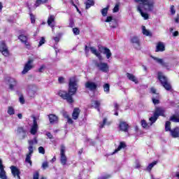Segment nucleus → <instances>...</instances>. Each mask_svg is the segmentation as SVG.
<instances>
[{
  "instance_id": "47",
  "label": "nucleus",
  "mask_w": 179,
  "mask_h": 179,
  "mask_svg": "<svg viewBox=\"0 0 179 179\" xmlns=\"http://www.w3.org/2000/svg\"><path fill=\"white\" fill-rule=\"evenodd\" d=\"M38 150L39 152V153H41V155H44L45 153V150L44 149V147L41 146L38 148Z\"/></svg>"
},
{
  "instance_id": "8",
  "label": "nucleus",
  "mask_w": 179,
  "mask_h": 179,
  "mask_svg": "<svg viewBox=\"0 0 179 179\" xmlns=\"http://www.w3.org/2000/svg\"><path fill=\"white\" fill-rule=\"evenodd\" d=\"M6 82L9 86L10 90H13L16 86H17V81L13 78L8 77L6 78Z\"/></svg>"
},
{
  "instance_id": "32",
  "label": "nucleus",
  "mask_w": 179,
  "mask_h": 179,
  "mask_svg": "<svg viewBox=\"0 0 179 179\" xmlns=\"http://www.w3.org/2000/svg\"><path fill=\"white\" fill-rule=\"evenodd\" d=\"M169 120L172 121V122H179V115L178 116V113H176V115L171 116Z\"/></svg>"
},
{
  "instance_id": "35",
  "label": "nucleus",
  "mask_w": 179,
  "mask_h": 179,
  "mask_svg": "<svg viewBox=\"0 0 179 179\" xmlns=\"http://www.w3.org/2000/svg\"><path fill=\"white\" fill-rule=\"evenodd\" d=\"M157 164V162L156 161L150 164L146 168L147 171H149V172L152 171V169H153V167H155V166H156Z\"/></svg>"
},
{
  "instance_id": "34",
  "label": "nucleus",
  "mask_w": 179,
  "mask_h": 179,
  "mask_svg": "<svg viewBox=\"0 0 179 179\" xmlns=\"http://www.w3.org/2000/svg\"><path fill=\"white\" fill-rule=\"evenodd\" d=\"M157 118H159L158 117H157V115L155 113H154V115L152 116L151 117H150V125L152 126L153 125V124H155V122H156V121H157Z\"/></svg>"
},
{
  "instance_id": "46",
  "label": "nucleus",
  "mask_w": 179,
  "mask_h": 179,
  "mask_svg": "<svg viewBox=\"0 0 179 179\" xmlns=\"http://www.w3.org/2000/svg\"><path fill=\"white\" fill-rule=\"evenodd\" d=\"M30 19H31V23H35L36 22V16L33 15V13H29Z\"/></svg>"
},
{
  "instance_id": "3",
  "label": "nucleus",
  "mask_w": 179,
  "mask_h": 179,
  "mask_svg": "<svg viewBox=\"0 0 179 179\" xmlns=\"http://www.w3.org/2000/svg\"><path fill=\"white\" fill-rule=\"evenodd\" d=\"M171 122L166 121L165 123V131L166 132L169 131L172 138H179V127H176L173 129H171Z\"/></svg>"
},
{
  "instance_id": "42",
  "label": "nucleus",
  "mask_w": 179,
  "mask_h": 179,
  "mask_svg": "<svg viewBox=\"0 0 179 179\" xmlns=\"http://www.w3.org/2000/svg\"><path fill=\"white\" fill-rule=\"evenodd\" d=\"M114 106H115V109H114L115 113H114V115H117V116L118 115V110L120 108V106L117 103H115Z\"/></svg>"
},
{
  "instance_id": "1",
  "label": "nucleus",
  "mask_w": 179,
  "mask_h": 179,
  "mask_svg": "<svg viewBox=\"0 0 179 179\" xmlns=\"http://www.w3.org/2000/svg\"><path fill=\"white\" fill-rule=\"evenodd\" d=\"M78 91V78L76 76L69 78V92L66 91H59V96L66 100L69 104L73 103V98L72 96L76 94Z\"/></svg>"
},
{
  "instance_id": "40",
  "label": "nucleus",
  "mask_w": 179,
  "mask_h": 179,
  "mask_svg": "<svg viewBox=\"0 0 179 179\" xmlns=\"http://www.w3.org/2000/svg\"><path fill=\"white\" fill-rule=\"evenodd\" d=\"M142 30H143V34H144V36H151L150 32L148 31V29H146L145 26L142 27Z\"/></svg>"
},
{
  "instance_id": "44",
  "label": "nucleus",
  "mask_w": 179,
  "mask_h": 179,
  "mask_svg": "<svg viewBox=\"0 0 179 179\" xmlns=\"http://www.w3.org/2000/svg\"><path fill=\"white\" fill-rule=\"evenodd\" d=\"M7 113L9 115H13V114H15V109L13 107L9 106Z\"/></svg>"
},
{
  "instance_id": "26",
  "label": "nucleus",
  "mask_w": 179,
  "mask_h": 179,
  "mask_svg": "<svg viewBox=\"0 0 179 179\" xmlns=\"http://www.w3.org/2000/svg\"><path fill=\"white\" fill-rule=\"evenodd\" d=\"M79 114H80V109L79 108H74L72 113L73 120H78L79 118Z\"/></svg>"
},
{
  "instance_id": "63",
  "label": "nucleus",
  "mask_w": 179,
  "mask_h": 179,
  "mask_svg": "<svg viewBox=\"0 0 179 179\" xmlns=\"http://www.w3.org/2000/svg\"><path fill=\"white\" fill-rule=\"evenodd\" d=\"M59 83H64V78L63 77H59L58 78Z\"/></svg>"
},
{
  "instance_id": "29",
  "label": "nucleus",
  "mask_w": 179,
  "mask_h": 179,
  "mask_svg": "<svg viewBox=\"0 0 179 179\" xmlns=\"http://www.w3.org/2000/svg\"><path fill=\"white\" fill-rule=\"evenodd\" d=\"M111 123L110 122H107V118H103V122H99V127L100 129L104 128V125H110Z\"/></svg>"
},
{
  "instance_id": "54",
  "label": "nucleus",
  "mask_w": 179,
  "mask_h": 179,
  "mask_svg": "<svg viewBox=\"0 0 179 179\" xmlns=\"http://www.w3.org/2000/svg\"><path fill=\"white\" fill-rule=\"evenodd\" d=\"M48 167V162H45L43 163L42 164V169H43V170H45V169H47Z\"/></svg>"
},
{
  "instance_id": "13",
  "label": "nucleus",
  "mask_w": 179,
  "mask_h": 179,
  "mask_svg": "<svg viewBox=\"0 0 179 179\" xmlns=\"http://www.w3.org/2000/svg\"><path fill=\"white\" fill-rule=\"evenodd\" d=\"M130 41L131 44H133L134 47L136 48V50H139V48H141V41H139V38H138V36L131 37Z\"/></svg>"
},
{
  "instance_id": "41",
  "label": "nucleus",
  "mask_w": 179,
  "mask_h": 179,
  "mask_svg": "<svg viewBox=\"0 0 179 179\" xmlns=\"http://www.w3.org/2000/svg\"><path fill=\"white\" fill-rule=\"evenodd\" d=\"M0 178L8 179V177L6 176V172L5 171H0Z\"/></svg>"
},
{
  "instance_id": "59",
  "label": "nucleus",
  "mask_w": 179,
  "mask_h": 179,
  "mask_svg": "<svg viewBox=\"0 0 179 179\" xmlns=\"http://www.w3.org/2000/svg\"><path fill=\"white\" fill-rule=\"evenodd\" d=\"M46 136H48V138H49V139H52V134H51L50 132H47Z\"/></svg>"
},
{
  "instance_id": "7",
  "label": "nucleus",
  "mask_w": 179,
  "mask_h": 179,
  "mask_svg": "<svg viewBox=\"0 0 179 179\" xmlns=\"http://www.w3.org/2000/svg\"><path fill=\"white\" fill-rule=\"evenodd\" d=\"M65 150H66L65 145H62L61 149H60V162L63 166H65L67 162L66 156L65 155Z\"/></svg>"
},
{
  "instance_id": "62",
  "label": "nucleus",
  "mask_w": 179,
  "mask_h": 179,
  "mask_svg": "<svg viewBox=\"0 0 179 179\" xmlns=\"http://www.w3.org/2000/svg\"><path fill=\"white\" fill-rule=\"evenodd\" d=\"M73 24H74L73 20H70L69 27H73Z\"/></svg>"
},
{
  "instance_id": "43",
  "label": "nucleus",
  "mask_w": 179,
  "mask_h": 179,
  "mask_svg": "<svg viewBox=\"0 0 179 179\" xmlns=\"http://www.w3.org/2000/svg\"><path fill=\"white\" fill-rule=\"evenodd\" d=\"M141 127H143V128H149V127H150V125H149V124H148V122H146V120H141Z\"/></svg>"
},
{
  "instance_id": "51",
  "label": "nucleus",
  "mask_w": 179,
  "mask_h": 179,
  "mask_svg": "<svg viewBox=\"0 0 179 179\" xmlns=\"http://www.w3.org/2000/svg\"><path fill=\"white\" fill-rule=\"evenodd\" d=\"M45 43V39L44 38V37H42L41 39L39 41V44L38 45V47H41V45L43 44H44Z\"/></svg>"
},
{
  "instance_id": "52",
  "label": "nucleus",
  "mask_w": 179,
  "mask_h": 179,
  "mask_svg": "<svg viewBox=\"0 0 179 179\" xmlns=\"http://www.w3.org/2000/svg\"><path fill=\"white\" fill-rule=\"evenodd\" d=\"M32 127H38V124H37V119L36 117H33V125Z\"/></svg>"
},
{
  "instance_id": "14",
  "label": "nucleus",
  "mask_w": 179,
  "mask_h": 179,
  "mask_svg": "<svg viewBox=\"0 0 179 179\" xmlns=\"http://www.w3.org/2000/svg\"><path fill=\"white\" fill-rule=\"evenodd\" d=\"M31 64H33V60L29 59L27 64H25L23 71H22V75H26L28 71H30V69L33 68V65H31Z\"/></svg>"
},
{
  "instance_id": "33",
  "label": "nucleus",
  "mask_w": 179,
  "mask_h": 179,
  "mask_svg": "<svg viewBox=\"0 0 179 179\" xmlns=\"http://www.w3.org/2000/svg\"><path fill=\"white\" fill-rule=\"evenodd\" d=\"M152 100L155 106H156V104H159V103H160V101L159 100V94H156V96H153Z\"/></svg>"
},
{
  "instance_id": "10",
  "label": "nucleus",
  "mask_w": 179,
  "mask_h": 179,
  "mask_svg": "<svg viewBox=\"0 0 179 179\" xmlns=\"http://www.w3.org/2000/svg\"><path fill=\"white\" fill-rule=\"evenodd\" d=\"M47 0H36V3L34 4H28V8L30 11L34 10L36 8H38L40 5H43V3H45Z\"/></svg>"
},
{
  "instance_id": "21",
  "label": "nucleus",
  "mask_w": 179,
  "mask_h": 179,
  "mask_svg": "<svg viewBox=\"0 0 179 179\" xmlns=\"http://www.w3.org/2000/svg\"><path fill=\"white\" fill-rule=\"evenodd\" d=\"M90 50L92 52V54H94V55H96L97 58L99 59V61H103V57L101 56V54L97 51V49L94 47L90 48Z\"/></svg>"
},
{
  "instance_id": "38",
  "label": "nucleus",
  "mask_w": 179,
  "mask_h": 179,
  "mask_svg": "<svg viewBox=\"0 0 179 179\" xmlns=\"http://www.w3.org/2000/svg\"><path fill=\"white\" fill-rule=\"evenodd\" d=\"M110 27L113 29H116V27H118V22L116 20H113L111 22H110Z\"/></svg>"
},
{
  "instance_id": "53",
  "label": "nucleus",
  "mask_w": 179,
  "mask_h": 179,
  "mask_svg": "<svg viewBox=\"0 0 179 179\" xmlns=\"http://www.w3.org/2000/svg\"><path fill=\"white\" fill-rule=\"evenodd\" d=\"M118 10H120V6H118V4H116L113 8V13H116L117 12H118Z\"/></svg>"
},
{
  "instance_id": "49",
  "label": "nucleus",
  "mask_w": 179,
  "mask_h": 179,
  "mask_svg": "<svg viewBox=\"0 0 179 179\" xmlns=\"http://www.w3.org/2000/svg\"><path fill=\"white\" fill-rule=\"evenodd\" d=\"M52 40H54L55 41V45H58V43H59V37L56 36V37H53Z\"/></svg>"
},
{
  "instance_id": "45",
  "label": "nucleus",
  "mask_w": 179,
  "mask_h": 179,
  "mask_svg": "<svg viewBox=\"0 0 179 179\" xmlns=\"http://www.w3.org/2000/svg\"><path fill=\"white\" fill-rule=\"evenodd\" d=\"M103 90L106 92V93H110V85L109 84H105L103 85Z\"/></svg>"
},
{
  "instance_id": "56",
  "label": "nucleus",
  "mask_w": 179,
  "mask_h": 179,
  "mask_svg": "<svg viewBox=\"0 0 179 179\" xmlns=\"http://www.w3.org/2000/svg\"><path fill=\"white\" fill-rule=\"evenodd\" d=\"M0 171H5L3 169V164H2V159H0Z\"/></svg>"
},
{
  "instance_id": "9",
  "label": "nucleus",
  "mask_w": 179,
  "mask_h": 179,
  "mask_svg": "<svg viewBox=\"0 0 179 179\" xmlns=\"http://www.w3.org/2000/svg\"><path fill=\"white\" fill-rule=\"evenodd\" d=\"M38 90V87L36 85H31L28 86V94L29 97H34L37 91Z\"/></svg>"
},
{
  "instance_id": "60",
  "label": "nucleus",
  "mask_w": 179,
  "mask_h": 179,
  "mask_svg": "<svg viewBox=\"0 0 179 179\" xmlns=\"http://www.w3.org/2000/svg\"><path fill=\"white\" fill-rule=\"evenodd\" d=\"M90 50V48H89V47H87V45H85V54L88 55Z\"/></svg>"
},
{
  "instance_id": "61",
  "label": "nucleus",
  "mask_w": 179,
  "mask_h": 179,
  "mask_svg": "<svg viewBox=\"0 0 179 179\" xmlns=\"http://www.w3.org/2000/svg\"><path fill=\"white\" fill-rule=\"evenodd\" d=\"M150 90H151V93H152L153 94H155L154 96H156V94H157L156 93V89L152 87V88L150 89Z\"/></svg>"
},
{
  "instance_id": "55",
  "label": "nucleus",
  "mask_w": 179,
  "mask_h": 179,
  "mask_svg": "<svg viewBox=\"0 0 179 179\" xmlns=\"http://www.w3.org/2000/svg\"><path fill=\"white\" fill-rule=\"evenodd\" d=\"M171 15L176 14V9H174V6H171Z\"/></svg>"
},
{
  "instance_id": "4",
  "label": "nucleus",
  "mask_w": 179,
  "mask_h": 179,
  "mask_svg": "<svg viewBox=\"0 0 179 179\" xmlns=\"http://www.w3.org/2000/svg\"><path fill=\"white\" fill-rule=\"evenodd\" d=\"M158 79L161 82L162 85L166 90H170L171 89V85L169 83L167 78L163 75V73L158 72Z\"/></svg>"
},
{
  "instance_id": "11",
  "label": "nucleus",
  "mask_w": 179,
  "mask_h": 179,
  "mask_svg": "<svg viewBox=\"0 0 179 179\" xmlns=\"http://www.w3.org/2000/svg\"><path fill=\"white\" fill-rule=\"evenodd\" d=\"M0 52H1L4 57H8L9 55V50H8V47L4 41L0 42Z\"/></svg>"
},
{
  "instance_id": "16",
  "label": "nucleus",
  "mask_w": 179,
  "mask_h": 179,
  "mask_svg": "<svg viewBox=\"0 0 179 179\" xmlns=\"http://www.w3.org/2000/svg\"><path fill=\"white\" fill-rule=\"evenodd\" d=\"M48 24L52 28V31H54V27H55V16L50 15L48 17Z\"/></svg>"
},
{
  "instance_id": "48",
  "label": "nucleus",
  "mask_w": 179,
  "mask_h": 179,
  "mask_svg": "<svg viewBox=\"0 0 179 179\" xmlns=\"http://www.w3.org/2000/svg\"><path fill=\"white\" fill-rule=\"evenodd\" d=\"M113 20H115V19H113L111 16H108L106 17V20H105V22H106L107 23H111Z\"/></svg>"
},
{
  "instance_id": "37",
  "label": "nucleus",
  "mask_w": 179,
  "mask_h": 179,
  "mask_svg": "<svg viewBox=\"0 0 179 179\" xmlns=\"http://www.w3.org/2000/svg\"><path fill=\"white\" fill-rule=\"evenodd\" d=\"M109 8H110V6H108L106 8H104L101 10V13L102 16H103V17L107 16V13H108Z\"/></svg>"
},
{
  "instance_id": "57",
  "label": "nucleus",
  "mask_w": 179,
  "mask_h": 179,
  "mask_svg": "<svg viewBox=\"0 0 179 179\" xmlns=\"http://www.w3.org/2000/svg\"><path fill=\"white\" fill-rule=\"evenodd\" d=\"M39 174H38V172H35L34 173V176H33V179H38V177H39Z\"/></svg>"
},
{
  "instance_id": "31",
  "label": "nucleus",
  "mask_w": 179,
  "mask_h": 179,
  "mask_svg": "<svg viewBox=\"0 0 179 179\" xmlns=\"http://www.w3.org/2000/svg\"><path fill=\"white\" fill-rule=\"evenodd\" d=\"M124 148H127V144H125L124 142H120L118 148L115 150V152H113V155H115V153H117V152H120L121 149H124Z\"/></svg>"
},
{
  "instance_id": "30",
  "label": "nucleus",
  "mask_w": 179,
  "mask_h": 179,
  "mask_svg": "<svg viewBox=\"0 0 179 179\" xmlns=\"http://www.w3.org/2000/svg\"><path fill=\"white\" fill-rule=\"evenodd\" d=\"M127 76L129 80H131V82H134V83H138V79L136 78V77H135V76H134V74L127 73Z\"/></svg>"
},
{
  "instance_id": "50",
  "label": "nucleus",
  "mask_w": 179,
  "mask_h": 179,
  "mask_svg": "<svg viewBox=\"0 0 179 179\" xmlns=\"http://www.w3.org/2000/svg\"><path fill=\"white\" fill-rule=\"evenodd\" d=\"M73 34H75V36H78L79 33H80V31H79V29L78 28H73Z\"/></svg>"
},
{
  "instance_id": "24",
  "label": "nucleus",
  "mask_w": 179,
  "mask_h": 179,
  "mask_svg": "<svg viewBox=\"0 0 179 179\" xmlns=\"http://www.w3.org/2000/svg\"><path fill=\"white\" fill-rule=\"evenodd\" d=\"M101 104V101H93L91 103L92 107H94V108H96L97 111L100 112V105Z\"/></svg>"
},
{
  "instance_id": "19",
  "label": "nucleus",
  "mask_w": 179,
  "mask_h": 179,
  "mask_svg": "<svg viewBox=\"0 0 179 179\" xmlns=\"http://www.w3.org/2000/svg\"><path fill=\"white\" fill-rule=\"evenodd\" d=\"M164 113H166V110L163 108H156L155 114L157 115V117L159 118V117H166V115H164Z\"/></svg>"
},
{
  "instance_id": "18",
  "label": "nucleus",
  "mask_w": 179,
  "mask_h": 179,
  "mask_svg": "<svg viewBox=\"0 0 179 179\" xmlns=\"http://www.w3.org/2000/svg\"><path fill=\"white\" fill-rule=\"evenodd\" d=\"M10 170L13 177H17V179H20V171H19V169L15 166H11Z\"/></svg>"
},
{
  "instance_id": "2",
  "label": "nucleus",
  "mask_w": 179,
  "mask_h": 179,
  "mask_svg": "<svg viewBox=\"0 0 179 179\" xmlns=\"http://www.w3.org/2000/svg\"><path fill=\"white\" fill-rule=\"evenodd\" d=\"M134 1L139 3L137 6V12H139L144 20H148L149 19V14L144 13L143 10H147V12H153V9H155V0H134Z\"/></svg>"
},
{
  "instance_id": "39",
  "label": "nucleus",
  "mask_w": 179,
  "mask_h": 179,
  "mask_svg": "<svg viewBox=\"0 0 179 179\" xmlns=\"http://www.w3.org/2000/svg\"><path fill=\"white\" fill-rule=\"evenodd\" d=\"M28 143H29V146L33 147L34 145H37V143H38V141H37V138H34L32 140H29L28 141Z\"/></svg>"
},
{
  "instance_id": "22",
  "label": "nucleus",
  "mask_w": 179,
  "mask_h": 179,
  "mask_svg": "<svg viewBox=\"0 0 179 179\" xmlns=\"http://www.w3.org/2000/svg\"><path fill=\"white\" fill-rule=\"evenodd\" d=\"M153 59L157 62V64H159V65H162V66H164V68H167L169 66V63L164 62L163 59H159L157 57H153Z\"/></svg>"
},
{
  "instance_id": "64",
  "label": "nucleus",
  "mask_w": 179,
  "mask_h": 179,
  "mask_svg": "<svg viewBox=\"0 0 179 179\" xmlns=\"http://www.w3.org/2000/svg\"><path fill=\"white\" fill-rule=\"evenodd\" d=\"M110 178V176L108 175V176H102L101 178H99V179H108Z\"/></svg>"
},
{
  "instance_id": "20",
  "label": "nucleus",
  "mask_w": 179,
  "mask_h": 179,
  "mask_svg": "<svg viewBox=\"0 0 179 179\" xmlns=\"http://www.w3.org/2000/svg\"><path fill=\"white\" fill-rule=\"evenodd\" d=\"M18 38L19 40H20L21 42H22L23 44H24L27 48H30V43L27 41L28 38L26 36L23 34L20 35Z\"/></svg>"
},
{
  "instance_id": "12",
  "label": "nucleus",
  "mask_w": 179,
  "mask_h": 179,
  "mask_svg": "<svg viewBox=\"0 0 179 179\" xmlns=\"http://www.w3.org/2000/svg\"><path fill=\"white\" fill-rule=\"evenodd\" d=\"M27 131L24 130L23 127H18L17 129V135L19 136L20 139H24L27 136Z\"/></svg>"
},
{
  "instance_id": "25",
  "label": "nucleus",
  "mask_w": 179,
  "mask_h": 179,
  "mask_svg": "<svg viewBox=\"0 0 179 179\" xmlns=\"http://www.w3.org/2000/svg\"><path fill=\"white\" fill-rule=\"evenodd\" d=\"M48 117L50 124H57V122H58V116L54 114H50Z\"/></svg>"
},
{
  "instance_id": "5",
  "label": "nucleus",
  "mask_w": 179,
  "mask_h": 179,
  "mask_svg": "<svg viewBox=\"0 0 179 179\" xmlns=\"http://www.w3.org/2000/svg\"><path fill=\"white\" fill-rule=\"evenodd\" d=\"M94 65L97 68V69H99V71H101L104 73H107L110 71V67L108 66V64L106 62H101V60L95 61Z\"/></svg>"
},
{
  "instance_id": "27",
  "label": "nucleus",
  "mask_w": 179,
  "mask_h": 179,
  "mask_svg": "<svg viewBox=\"0 0 179 179\" xmlns=\"http://www.w3.org/2000/svg\"><path fill=\"white\" fill-rule=\"evenodd\" d=\"M85 9H90L92 6H94V0H87L85 2Z\"/></svg>"
},
{
  "instance_id": "17",
  "label": "nucleus",
  "mask_w": 179,
  "mask_h": 179,
  "mask_svg": "<svg viewBox=\"0 0 179 179\" xmlns=\"http://www.w3.org/2000/svg\"><path fill=\"white\" fill-rule=\"evenodd\" d=\"M85 87L93 92L97 89V84H96V83L88 81L85 83Z\"/></svg>"
},
{
  "instance_id": "15",
  "label": "nucleus",
  "mask_w": 179,
  "mask_h": 179,
  "mask_svg": "<svg viewBox=\"0 0 179 179\" xmlns=\"http://www.w3.org/2000/svg\"><path fill=\"white\" fill-rule=\"evenodd\" d=\"M99 51L106 55L107 59H110V58H111V55H113L111 50L107 48L101 47L99 48Z\"/></svg>"
},
{
  "instance_id": "36",
  "label": "nucleus",
  "mask_w": 179,
  "mask_h": 179,
  "mask_svg": "<svg viewBox=\"0 0 179 179\" xmlns=\"http://www.w3.org/2000/svg\"><path fill=\"white\" fill-rule=\"evenodd\" d=\"M37 131H38V127L31 126L30 134L31 135H36L37 134Z\"/></svg>"
},
{
  "instance_id": "23",
  "label": "nucleus",
  "mask_w": 179,
  "mask_h": 179,
  "mask_svg": "<svg viewBox=\"0 0 179 179\" xmlns=\"http://www.w3.org/2000/svg\"><path fill=\"white\" fill-rule=\"evenodd\" d=\"M129 127V126L125 122H121L119 124V128L120 131H123L124 132H128Z\"/></svg>"
},
{
  "instance_id": "6",
  "label": "nucleus",
  "mask_w": 179,
  "mask_h": 179,
  "mask_svg": "<svg viewBox=\"0 0 179 179\" xmlns=\"http://www.w3.org/2000/svg\"><path fill=\"white\" fill-rule=\"evenodd\" d=\"M29 153L27 154L26 158H25V163H28L29 164V167H31L33 166V162H31V156H33L34 150L33 146H29L28 147Z\"/></svg>"
},
{
  "instance_id": "28",
  "label": "nucleus",
  "mask_w": 179,
  "mask_h": 179,
  "mask_svg": "<svg viewBox=\"0 0 179 179\" xmlns=\"http://www.w3.org/2000/svg\"><path fill=\"white\" fill-rule=\"evenodd\" d=\"M164 50H165L164 44H163V43L162 42H159L157 45L156 52H163L164 51Z\"/></svg>"
},
{
  "instance_id": "58",
  "label": "nucleus",
  "mask_w": 179,
  "mask_h": 179,
  "mask_svg": "<svg viewBox=\"0 0 179 179\" xmlns=\"http://www.w3.org/2000/svg\"><path fill=\"white\" fill-rule=\"evenodd\" d=\"M20 103H21V104H24V98L23 97V96H21L20 97Z\"/></svg>"
}]
</instances>
